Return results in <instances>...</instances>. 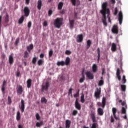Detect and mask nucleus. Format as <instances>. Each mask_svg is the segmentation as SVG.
Returning <instances> with one entry per match:
<instances>
[{"label": "nucleus", "mask_w": 128, "mask_h": 128, "mask_svg": "<svg viewBox=\"0 0 128 128\" xmlns=\"http://www.w3.org/2000/svg\"><path fill=\"white\" fill-rule=\"evenodd\" d=\"M102 14H108V16H110V8H108V2H106L102 4V10L100 11Z\"/></svg>", "instance_id": "f257e3e1"}, {"label": "nucleus", "mask_w": 128, "mask_h": 128, "mask_svg": "<svg viewBox=\"0 0 128 128\" xmlns=\"http://www.w3.org/2000/svg\"><path fill=\"white\" fill-rule=\"evenodd\" d=\"M62 20H64V18H57L54 22L55 28H60V27L62 26Z\"/></svg>", "instance_id": "f03ea898"}, {"label": "nucleus", "mask_w": 128, "mask_h": 128, "mask_svg": "<svg viewBox=\"0 0 128 128\" xmlns=\"http://www.w3.org/2000/svg\"><path fill=\"white\" fill-rule=\"evenodd\" d=\"M102 92V88H96V90L94 92V96L96 98H100V94Z\"/></svg>", "instance_id": "7ed1b4c3"}, {"label": "nucleus", "mask_w": 128, "mask_h": 128, "mask_svg": "<svg viewBox=\"0 0 128 128\" xmlns=\"http://www.w3.org/2000/svg\"><path fill=\"white\" fill-rule=\"evenodd\" d=\"M85 74L88 80H94V74L90 72V71H87L86 72Z\"/></svg>", "instance_id": "20e7f679"}, {"label": "nucleus", "mask_w": 128, "mask_h": 128, "mask_svg": "<svg viewBox=\"0 0 128 128\" xmlns=\"http://www.w3.org/2000/svg\"><path fill=\"white\" fill-rule=\"evenodd\" d=\"M24 16L28 18V16H30V8H28V6H25L24 9Z\"/></svg>", "instance_id": "39448f33"}, {"label": "nucleus", "mask_w": 128, "mask_h": 128, "mask_svg": "<svg viewBox=\"0 0 128 128\" xmlns=\"http://www.w3.org/2000/svg\"><path fill=\"white\" fill-rule=\"evenodd\" d=\"M112 32L113 34H118V26L114 25L112 29Z\"/></svg>", "instance_id": "423d86ee"}, {"label": "nucleus", "mask_w": 128, "mask_h": 128, "mask_svg": "<svg viewBox=\"0 0 128 128\" xmlns=\"http://www.w3.org/2000/svg\"><path fill=\"white\" fill-rule=\"evenodd\" d=\"M16 91L18 94H22V92L24 91L22 89V86L20 85H18L16 88Z\"/></svg>", "instance_id": "0eeeda50"}, {"label": "nucleus", "mask_w": 128, "mask_h": 128, "mask_svg": "<svg viewBox=\"0 0 128 128\" xmlns=\"http://www.w3.org/2000/svg\"><path fill=\"white\" fill-rule=\"evenodd\" d=\"M21 106H20V110L21 112H24L25 105H24V100L23 99L21 100Z\"/></svg>", "instance_id": "6e6552de"}, {"label": "nucleus", "mask_w": 128, "mask_h": 128, "mask_svg": "<svg viewBox=\"0 0 128 128\" xmlns=\"http://www.w3.org/2000/svg\"><path fill=\"white\" fill-rule=\"evenodd\" d=\"M75 108H76L78 110H80L82 108V106H80V103L78 102V98H76V100L75 101Z\"/></svg>", "instance_id": "1a4fd4ad"}, {"label": "nucleus", "mask_w": 128, "mask_h": 128, "mask_svg": "<svg viewBox=\"0 0 128 128\" xmlns=\"http://www.w3.org/2000/svg\"><path fill=\"white\" fill-rule=\"evenodd\" d=\"M122 18H123V16H122V11H120L118 13V20H119V24L120 25L122 24Z\"/></svg>", "instance_id": "9d476101"}, {"label": "nucleus", "mask_w": 128, "mask_h": 128, "mask_svg": "<svg viewBox=\"0 0 128 128\" xmlns=\"http://www.w3.org/2000/svg\"><path fill=\"white\" fill-rule=\"evenodd\" d=\"M82 40H84V36L82 34H78L76 39L77 42H82Z\"/></svg>", "instance_id": "9b49d317"}, {"label": "nucleus", "mask_w": 128, "mask_h": 128, "mask_svg": "<svg viewBox=\"0 0 128 128\" xmlns=\"http://www.w3.org/2000/svg\"><path fill=\"white\" fill-rule=\"evenodd\" d=\"M103 18H102V22L104 25L108 26V22H106V14H102Z\"/></svg>", "instance_id": "f8f14e48"}, {"label": "nucleus", "mask_w": 128, "mask_h": 128, "mask_svg": "<svg viewBox=\"0 0 128 128\" xmlns=\"http://www.w3.org/2000/svg\"><path fill=\"white\" fill-rule=\"evenodd\" d=\"M48 86H50V84L48 82H46V86H42V92H44V90H48Z\"/></svg>", "instance_id": "ddd939ff"}, {"label": "nucleus", "mask_w": 128, "mask_h": 128, "mask_svg": "<svg viewBox=\"0 0 128 128\" xmlns=\"http://www.w3.org/2000/svg\"><path fill=\"white\" fill-rule=\"evenodd\" d=\"M5 86H6V81L4 80L2 82V88H1V90L2 94H6V92L4 91L6 90V88H4Z\"/></svg>", "instance_id": "4468645a"}, {"label": "nucleus", "mask_w": 128, "mask_h": 128, "mask_svg": "<svg viewBox=\"0 0 128 128\" xmlns=\"http://www.w3.org/2000/svg\"><path fill=\"white\" fill-rule=\"evenodd\" d=\"M112 112L113 116H114V118L116 119V120H118V117H116V112H117L116 108H112Z\"/></svg>", "instance_id": "2eb2a0df"}, {"label": "nucleus", "mask_w": 128, "mask_h": 128, "mask_svg": "<svg viewBox=\"0 0 128 128\" xmlns=\"http://www.w3.org/2000/svg\"><path fill=\"white\" fill-rule=\"evenodd\" d=\"M42 0H38L37 8L38 10H42Z\"/></svg>", "instance_id": "dca6fc26"}, {"label": "nucleus", "mask_w": 128, "mask_h": 128, "mask_svg": "<svg viewBox=\"0 0 128 128\" xmlns=\"http://www.w3.org/2000/svg\"><path fill=\"white\" fill-rule=\"evenodd\" d=\"M8 62L10 64H14V56H12V54H10L9 56Z\"/></svg>", "instance_id": "f3484780"}, {"label": "nucleus", "mask_w": 128, "mask_h": 128, "mask_svg": "<svg viewBox=\"0 0 128 128\" xmlns=\"http://www.w3.org/2000/svg\"><path fill=\"white\" fill-rule=\"evenodd\" d=\"M69 24H70V28L71 29L74 28V20H70L69 19Z\"/></svg>", "instance_id": "a211bd4d"}, {"label": "nucleus", "mask_w": 128, "mask_h": 128, "mask_svg": "<svg viewBox=\"0 0 128 128\" xmlns=\"http://www.w3.org/2000/svg\"><path fill=\"white\" fill-rule=\"evenodd\" d=\"M92 70L94 73H96L98 72V66H96V64H93L92 66Z\"/></svg>", "instance_id": "6ab92c4d"}, {"label": "nucleus", "mask_w": 128, "mask_h": 128, "mask_svg": "<svg viewBox=\"0 0 128 128\" xmlns=\"http://www.w3.org/2000/svg\"><path fill=\"white\" fill-rule=\"evenodd\" d=\"M97 54H98V62H100V48H97Z\"/></svg>", "instance_id": "aec40b11"}, {"label": "nucleus", "mask_w": 128, "mask_h": 128, "mask_svg": "<svg viewBox=\"0 0 128 128\" xmlns=\"http://www.w3.org/2000/svg\"><path fill=\"white\" fill-rule=\"evenodd\" d=\"M70 124H71L70 120H66V128H70Z\"/></svg>", "instance_id": "412c9836"}, {"label": "nucleus", "mask_w": 128, "mask_h": 128, "mask_svg": "<svg viewBox=\"0 0 128 128\" xmlns=\"http://www.w3.org/2000/svg\"><path fill=\"white\" fill-rule=\"evenodd\" d=\"M97 112L99 116H104V110H102V108H98L97 110Z\"/></svg>", "instance_id": "4be33fe9"}, {"label": "nucleus", "mask_w": 128, "mask_h": 128, "mask_svg": "<svg viewBox=\"0 0 128 128\" xmlns=\"http://www.w3.org/2000/svg\"><path fill=\"white\" fill-rule=\"evenodd\" d=\"M106 98L103 97L102 98V108H104L106 107Z\"/></svg>", "instance_id": "5701e85b"}, {"label": "nucleus", "mask_w": 128, "mask_h": 128, "mask_svg": "<svg viewBox=\"0 0 128 128\" xmlns=\"http://www.w3.org/2000/svg\"><path fill=\"white\" fill-rule=\"evenodd\" d=\"M111 50L112 52L116 51V44L114 43H112V44Z\"/></svg>", "instance_id": "b1692460"}, {"label": "nucleus", "mask_w": 128, "mask_h": 128, "mask_svg": "<svg viewBox=\"0 0 128 128\" xmlns=\"http://www.w3.org/2000/svg\"><path fill=\"white\" fill-rule=\"evenodd\" d=\"M24 16H22L20 18L18 22L19 24H22V22H24Z\"/></svg>", "instance_id": "393cba45"}, {"label": "nucleus", "mask_w": 128, "mask_h": 128, "mask_svg": "<svg viewBox=\"0 0 128 128\" xmlns=\"http://www.w3.org/2000/svg\"><path fill=\"white\" fill-rule=\"evenodd\" d=\"M32 79H28L27 80V88H30V86H32Z\"/></svg>", "instance_id": "a878e982"}, {"label": "nucleus", "mask_w": 128, "mask_h": 128, "mask_svg": "<svg viewBox=\"0 0 128 128\" xmlns=\"http://www.w3.org/2000/svg\"><path fill=\"white\" fill-rule=\"evenodd\" d=\"M91 118L92 120V122H96V114L94 112L91 114Z\"/></svg>", "instance_id": "bb28decb"}, {"label": "nucleus", "mask_w": 128, "mask_h": 128, "mask_svg": "<svg viewBox=\"0 0 128 128\" xmlns=\"http://www.w3.org/2000/svg\"><path fill=\"white\" fill-rule=\"evenodd\" d=\"M70 62V57H66L64 62L65 65L68 66Z\"/></svg>", "instance_id": "cd10ccee"}, {"label": "nucleus", "mask_w": 128, "mask_h": 128, "mask_svg": "<svg viewBox=\"0 0 128 128\" xmlns=\"http://www.w3.org/2000/svg\"><path fill=\"white\" fill-rule=\"evenodd\" d=\"M86 78L84 77V71L82 72V78H81L79 80L80 84H82L84 82V79Z\"/></svg>", "instance_id": "c85d7f7f"}, {"label": "nucleus", "mask_w": 128, "mask_h": 128, "mask_svg": "<svg viewBox=\"0 0 128 128\" xmlns=\"http://www.w3.org/2000/svg\"><path fill=\"white\" fill-rule=\"evenodd\" d=\"M92 44V41L90 40H87L86 42V50H88V48H90V46Z\"/></svg>", "instance_id": "c756f323"}, {"label": "nucleus", "mask_w": 128, "mask_h": 128, "mask_svg": "<svg viewBox=\"0 0 128 128\" xmlns=\"http://www.w3.org/2000/svg\"><path fill=\"white\" fill-rule=\"evenodd\" d=\"M37 128H40V126H44V121H40V122H37L36 124Z\"/></svg>", "instance_id": "7c9ffc66"}, {"label": "nucleus", "mask_w": 128, "mask_h": 128, "mask_svg": "<svg viewBox=\"0 0 128 128\" xmlns=\"http://www.w3.org/2000/svg\"><path fill=\"white\" fill-rule=\"evenodd\" d=\"M62 6H64V2H60L58 4V9L60 10L62 8Z\"/></svg>", "instance_id": "2f4dec72"}, {"label": "nucleus", "mask_w": 128, "mask_h": 128, "mask_svg": "<svg viewBox=\"0 0 128 128\" xmlns=\"http://www.w3.org/2000/svg\"><path fill=\"white\" fill-rule=\"evenodd\" d=\"M16 120L18 122V120H20V111H18L16 113Z\"/></svg>", "instance_id": "473e14b6"}, {"label": "nucleus", "mask_w": 128, "mask_h": 128, "mask_svg": "<svg viewBox=\"0 0 128 128\" xmlns=\"http://www.w3.org/2000/svg\"><path fill=\"white\" fill-rule=\"evenodd\" d=\"M34 48V44H30L29 46L27 47V50L28 52H30V50Z\"/></svg>", "instance_id": "72a5a7b5"}, {"label": "nucleus", "mask_w": 128, "mask_h": 128, "mask_svg": "<svg viewBox=\"0 0 128 128\" xmlns=\"http://www.w3.org/2000/svg\"><path fill=\"white\" fill-rule=\"evenodd\" d=\"M24 58H28V56H30V52H28V51H25L24 54Z\"/></svg>", "instance_id": "f704fd0d"}, {"label": "nucleus", "mask_w": 128, "mask_h": 128, "mask_svg": "<svg viewBox=\"0 0 128 128\" xmlns=\"http://www.w3.org/2000/svg\"><path fill=\"white\" fill-rule=\"evenodd\" d=\"M56 64L58 66H64L65 64L64 61L58 62Z\"/></svg>", "instance_id": "c9c22d12"}, {"label": "nucleus", "mask_w": 128, "mask_h": 128, "mask_svg": "<svg viewBox=\"0 0 128 128\" xmlns=\"http://www.w3.org/2000/svg\"><path fill=\"white\" fill-rule=\"evenodd\" d=\"M121 90L122 92H126V86L124 84L120 85Z\"/></svg>", "instance_id": "e433bc0d"}, {"label": "nucleus", "mask_w": 128, "mask_h": 128, "mask_svg": "<svg viewBox=\"0 0 128 128\" xmlns=\"http://www.w3.org/2000/svg\"><path fill=\"white\" fill-rule=\"evenodd\" d=\"M80 102H82V104H84L85 102L84 94H82V96H80Z\"/></svg>", "instance_id": "4c0bfd02"}, {"label": "nucleus", "mask_w": 128, "mask_h": 128, "mask_svg": "<svg viewBox=\"0 0 128 128\" xmlns=\"http://www.w3.org/2000/svg\"><path fill=\"white\" fill-rule=\"evenodd\" d=\"M71 3L74 6H78V4H76V0H70Z\"/></svg>", "instance_id": "58836bf2"}, {"label": "nucleus", "mask_w": 128, "mask_h": 128, "mask_svg": "<svg viewBox=\"0 0 128 128\" xmlns=\"http://www.w3.org/2000/svg\"><path fill=\"white\" fill-rule=\"evenodd\" d=\"M52 54H54V50L52 49H50L48 52V57L52 58Z\"/></svg>", "instance_id": "ea45409f"}, {"label": "nucleus", "mask_w": 128, "mask_h": 128, "mask_svg": "<svg viewBox=\"0 0 128 128\" xmlns=\"http://www.w3.org/2000/svg\"><path fill=\"white\" fill-rule=\"evenodd\" d=\"M37 60H38V57H34L32 60V64H36Z\"/></svg>", "instance_id": "a19ab883"}, {"label": "nucleus", "mask_w": 128, "mask_h": 128, "mask_svg": "<svg viewBox=\"0 0 128 128\" xmlns=\"http://www.w3.org/2000/svg\"><path fill=\"white\" fill-rule=\"evenodd\" d=\"M126 108L124 107H122V114H126Z\"/></svg>", "instance_id": "79ce46f5"}, {"label": "nucleus", "mask_w": 128, "mask_h": 128, "mask_svg": "<svg viewBox=\"0 0 128 128\" xmlns=\"http://www.w3.org/2000/svg\"><path fill=\"white\" fill-rule=\"evenodd\" d=\"M126 82V76L124 75L122 76V84H124Z\"/></svg>", "instance_id": "37998d69"}, {"label": "nucleus", "mask_w": 128, "mask_h": 128, "mask_svg": "<svg viewBox=\"0 0 128 128\" xmlns=\"http://www.w3.org/2000/svg\"><path fill=\"white\" fill-rule=\"evenodd\" d=\"M10 17L8 16V14H6V16L5 17V22H6V24H8V22H10V20L8 19Z\"/></svg>", "instance_id": "c03bdc74"}, {"label": "nucleus", "mask_w": 128, "mask_h": 128, "mask_svg": "<svg viewBox=\"0 0 128 128\" xmlns=\"http://www.w3.org/2000/svg\"><path fill=\"white\" fill-rule=\"evenodd\" d=\"M41 102H44V104H46V102H48V100H46V98L42 97L41 98Z\"/></svg>", "instance_id": "a18cd8bd"}, {"label": "nucleus", "mask_w": 128, "mask_h": 128, "mask_svg": "<svg viewBox=\"0 0 128 128\" xmlns=\"http://www.w3.org/2000/svg\"><path fill=\"white\" fill-rule=\"evenodd\" d=\"M12 98H10V96H8V104H12Z\"/></svg>", "instance_id": "49530a36"}, {"label": "nucleus", "mask_w": 128, "mask_h": 128, "mask_svg": "<svg viewBox=\"0 0 128 128\" xmlns=\"http://www.w3.org/2000/svg\"><path fill=\"white\" fill-rule=\"evenodd\" d=\"M80 89L78 90V92L74 94V98H78L80 96Z\"/></svg>", "instance_id": "de8ad7c7"}, {"label": "nucleus", "mask_w": 128, "mask_h": 128, "mask_svg": "<svg viewBox=\"0 0 128 128\" xmlns=\"http://www.w3.org/2000/svg\"><path fill=\"white\" fill-rule=\"evenodd\" d=\"M68 96L70 94L71 96H72V88H70L68 90Z\"/></svg>", "instance_id": "09e8293b"}, {"label": "nucleus", "mask_w": 128, "mask_h": 128, "mask_svg": "<svg viewBox=\"0 0 128 128\" xmlns=\"http://www.w3.org/2000/svg\"><path fill=\"white\" fill-rule=\"evenodd\" d=\"M36 118L37 120H40V114H38V113L36 114Z\"/></svg>", "instance_id": "8fccbe9b"}, {"label": "nucleus", "mask_w": 128, "mask_h": 128, "mask_svg": "<svg viewBox=\"0 0 128 128\" xmlns=\"http://www.w3.org/2000/svg\"><path fill=\"white\" fill-rule=\"evenodd\" d=\"M104 80H100L98 82V86H104Z\"/></svg>", "instance_id": "3c124183"}, {"label": "nucleus", "mask_w": 128, "mask_h": 128, "mask_svg": "<svg viewBox=\"0 0 128 128\" xmlns=\"http://www.w3.org/2000/svg\"><path fill=\"white\" fill-rule=\"evenodd\" d=\"M78 110H74L72 112V115L74 116H76L78 114Z\"/></svg>", "instance_id": "603ef678"}, {"label": "nucleus", "mask_w": 128, "mask_h": 128, "mask_svg": "<svg viewBox=\"0 0 128 128\" xmlns=\"http://www.w3.org/2000/svg\"><path fill=\"white\" fill-rule=\"evenodd\" d=\"M42 62H44V61L42 60V59L39 60L38 62V66H42Z\"/></svg>", "instance_id": "864d4df0"}, {"label": "nucleus", "mask_w": 128, "mask_h": 128, "mask_svg": "<svg viewBox=\"0 0 128 128\" xmlns=\"http://www.w3.org/2000/svg\"><path fill=\"white\" fill-rule=\"evenodd\" d=\"M28 28H32V22L30 21L28 23Z\"/></svg>", "instance_id": "5fc2aeb1"}, {"label": "nucleus", "mask_w": 128, "mask_h": 128, "mask_svg": "<svg viewBox=\"0 0 128 128\" xmlns=\"http://www.w3.org/2000/svg\"><path fill=\"white\" fill-rule=\"evenodd\" d=\"M66 54H67V56H70V54H72V52L66 50L65 52Z\"/></svg>", "instance_id": "6e6d98bb"}, {"label": "nucleus", "mask_w": 128, "mask_h": 128, "mask_svg": "<svg viewBox=\"0 0 128 128\" xmlns=\"http://www.w3.org/2000/svg\"><path fill=\"white\" fill-rule=\"evenodd\" d=\"M52 14V10H50L48 12V16H50Z\"/></svg>", "instance_id": "4d7b16f0"}, {"label": "nucleus", "mask_w": 128, "mask_h": 128, "mask_svg": "<svg viewBox=\"0 0 128 128\" xmlns=\"http://www.w3.org/2000/svg\"><path fill=\"white\" fill-rule=\"evenodd\" d=\"M116 74V76H120V70L118 68H117Z\"/></svg>", "instance_id": "13d9d810"}, {"label": "nucleus", "mask_w": 128, "mask_h": 128, "mask_svg": "<svg viewBox=\"0 0 128 128\" xmlns=\"http://www.w3.org/2000/svg\"><path fill=\"white\" fill-rule=\"evenodd\" d=\"M122 106H124L126 108H128V105H126V102L124 101L122 103Z\"/></svg>", "instance_id": "bf43d9fd"}, {"label": "nucleus", "mask_w": 128, "mask_h": 128, "mask_svg": "<svg viewBox=\"0 0 128 128\" xmlns=\"http://www.w3.org/2000/svg\"><path fill=\"white\" fill-rule=\"evenodd\" d=\"M118 8L116 7L115 8V11H114V16H116V14H118Z\"/></svg>", "instance_id": "052dcab7"}, {"label": "nucleus", "mask_w": 128, "mask_h": 128, "mask_svg": "<svg viewBox=\"0 0 128 128\" xmlns=\"http://www.w3.org/2000/svg\"><path fill=\"white\" fill-rule=\"evenodd\" d=\"M91 128H96V123H93Z\"/></svg>", "instance_id": "680f3d73"}, {"label": "nucleus", "mask_w": 128, "mask_h": 128, "mask_svg": "<svg viewBox=\"0 0 128 128\" xmlns=\"http://www.w3.org/2000/svg\"><path fill=\"white\" fill-rule=\"evenodd\" d=\"M43 26H48V22L46 20L44 22Z\"/></svg>", "instance_id": "e2e57ef3"}, {"label": "nucleus", "mask_w": 128, "mask_h": 128, "mask_svg": "<svg viewBox=\"0 0 128 128\" xmlns=\"http://www.w3.org/2000/svg\"><path fill=\"white\" fill-rule=\"evenodd\" d=\"M66 12V11H64V10H62L60 11V14H64V13Z\"/></svg>", "instance_id": "0e129e2a"}, {"label": "nucleus", "mask_w": 128, "mask_h": 128, "mask_svg": "<svg viewBox=\"0 0 128 128\" xmlns=\"http://www.w3.org/2000/svg\"><path fill=\"white\" fill-rule=\"evenodd\" d=\"M74 18L76 20H77L78 18V12H74Z\"/></svg>", "instance_id": "69168bd1"}, {"label": "nucleus", "mask_w": 128, "mask_h": 128, "mask_svg": "<svg viewBox=\"0 0 128 128\" xmlns=\"http://www.w3.org/2000/svg\"><path fill=\"white\" fill-rule=\"evenodd\" d=\"M18 42H20V38H18L16 40L15 44H16V46H17V44H18Z\"/></svg>", "instance_id": "338daca9"}, {"label": "nucleus", "mask_w": 128, "mask_h": 128, "mask_svg": "<svg viewBox=\"0 0 128 128\" xmlns=\"http://www.w3.org/2000/svg\"><path fill=\"white\" fill-rule=\"evenodd\" d=\"M30 0H25V4H30Z\"/></svg>", "instance_id": "774afa93"}]
</instances>
